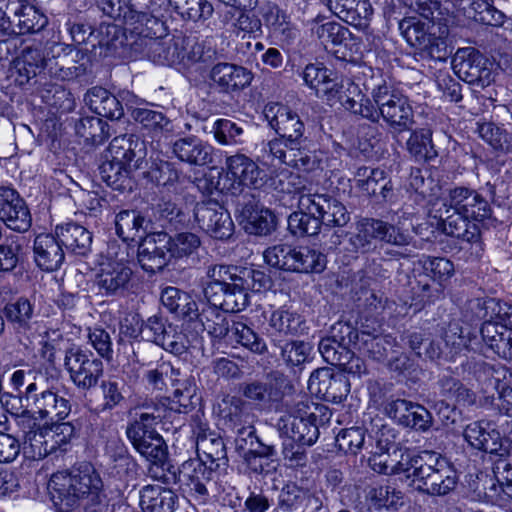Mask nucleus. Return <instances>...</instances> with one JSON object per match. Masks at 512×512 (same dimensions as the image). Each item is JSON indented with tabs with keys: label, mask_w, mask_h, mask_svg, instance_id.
<instances>
[{
	"label": "nucleus",
	"mask_w": 512,
	"mask_h": 512,
	"mask_svg": "<svg viewBox=\"0 0 512 512\" xmlns=\"http://www.w3.org/2000/svg\"><path fill=\"white\" fill-rule=\"evenodd\" d=\"M269 126L279 137L262 144L259 161L270 169H284L282 165L302 172H312L320 167L316 152L303 144L305 125L300 116L290 107L280 103H269L264 108Z\"/></svg>",
	"instance_id": "obj_1"
},
{
	"label": "nucleus",
	"mask_w": 512,
	"mask_h": 512,
	"mask_svg": "<svg viewBox=\"0 0 512 512\" xmlns=\"http://www.w3.org/2000/svg\"><path fill=\"white\" fill-rule=\"evenodd\" d=\"M343 107L373 123L380 118L397 132L408 131L414 125V111L408 97L389 78L373 75L366 84L368 95L361 93L358 85L348 83Z\"/></svg>",
	"instance_id": "obj_2"
},
{
	"label": "nucleus",
	"mask_w": 512,
	"mask_h": 512,
	"mask_svg": "<svg viewBox=\"0 0 512 512\" xmlns=\"http://www.w3.org/2000/svg\"><path fill=\"white\" fill-rule=\"evenodd\" d=\"M428 215L437 219L445 234L464 240L474 259L481 257L482 243L479 241L477 225L491 215L486 199L474 190L456 187L430 202Z\"/></svg>",
	"instance_id": "obj_3"
},
{
	"label": "nucleus",
	"mask_w": 512,
	"mask_h": 512,
	"mask_svg": "<svg viewBox=\"0 0 512 512\" xmlns=\"http://www.w3.org/2000/svg\"><path fill=\"white\" fill-rule=\"evenodd\" d=\"M24 409L16 415V424L22 433L24 453L34 460L51 454L48 440V425L40 421H62L71 413V403L51 389H42L37 382H30L22 397Z\"/></svg>",
	"instance_id": "obj_4"
},
{
	"label": "nucleus",
	"mask_w": 512,
	"mask_h": 512,
	"mask_svg": "<svg viewBox=\"0 0 512 512\" xmlns=\"http://www.w3.org/2000/svg\"><path fill=\"white\" fill-rule=\"evenodd\" d=\"M48 488L58 512H102L103 481L90 463L54 473Z\"/></svg>",
	"instance_id": "obj_5"
},
{
	"label": "nucleus",
	"mask_w": 512,
	"mask_h": 512,
	"mask_svg": "<svg viewBox=\"0 0 512 512\" xmlns=\"http://www.w3.org/2000/svg\"><path fill=\"white\" fill-rule=\"evenodd\" d=\"M206 275L209 282L204 287V296L224 312L244 310L249 304V291L259 292L266 284L263 272L249 268L213 265Z\"/></svg>",
	"instance_id": "obj_6"
},
{
	"label": "nucleus",
	"mask_w": 512,
	"mask_h": 512,
	"mask_svg": "<svg viewBox=\"0 0 512 512\" xmlns=\"http://www.w3.org/2000/svg\"><path fill=\"white\" fill-rule=\"evenodd\" d=\"M169 6L168 0H148L144 11L131 0H102L100 3L104 14L121 20L126 29L138 37L166 36L163 17Z\"/></svg>",
	"instance_id": "obj_7"
},
{
	"label": "nucleus",
	"mask_w": 512,
	"mask_h": 512,
	"mask_svg": "<svg viewBox=\"0 0 512 512\" xmlns=\"http://www.w3.org/2000/svg\"><path fill=\"white\" fill-rule=\"evenodd\" d=\"M420 14L424 21L408 18L400 24L406 41L412 47L425 52L430 58L445 61L449 55L444 36L447 29L441 31L440 27L431 22L433 12L430 7L420 8Z\"/></svg>",
	"instance_id": "obj_8"
},
{
	"label": "nucleus",
	"mask_w": 512,
	"mask_h": 512,
	"mask_svg": "<svg viewBox=\"0 0 512 512\" xmlns=\"http://www.w3.org/2000/svg\"><path fill=\"white\" fill-rule=\"evenodd\" d=\"M132 277L127 248L109 246L106 259L100 264L95 283L103 296H120L128 289Z\"/></svg>",
	"instance_id": "obj_9"
},
{
	"label": "nucleus",
	"mask_w": 512,
	"mask_h": 512,
	"mask_svg": "<svg viewBox=\"0 0 512 512\" xmlns=\"http://www.w3.org/2000/svg\"><path fill=\"white\" fill-rule=\"evenodd\" d=\"M268 175L269 185L275 191L280 193H297L299 195L298 209L313 217L319 218V214L324 211V206L331 197L328 193H319L318 191H313L311 187L302 185L301 177L287 168L270 169Z\"/></svg>",
	"instance_id": "obj_10"
},
{
	"label": "nucleus",
	"mask_w": 512,
	"mask_h": 512,
	"mask_svg": "<svg viewBox=\"0 0 512 512\" xmlns=\"http://www.w3.org/2000/svg\"><path fill=\"white\" fill-rule=\"evenodd\" d=\"M457 483L458 475L453 465L436 452L428 455L415 482L419 491L431 496H445L456 488Z\"/></svg>",
	"instance_id": "obj_11"
},
{
	"label": "nucleus",
	"mask_w": 512,
	"mask_h": 512,
	"mask_svg": "<svg viewBox=\"0 0 512 512\" xmlns=\"http://www.w3.org/2000/svg\"><path fill=\"white\" fill-rule=\"evenodd\" d=\"M423 268L431 279L438 283L437 287H432L428 283L419 282L417 298L409 306L406 304L397 311L398 315L404 316L413 310V313L420 311L426 304L434 302L439 298L442 292V286L454 275V264L444 257L425 256L422 260Z\"/></svg>",
	"instance_id": "obj_12"
},
{
	"label": "nucleus",
	"mask_w": 512,
	"mask_h": 512,
	"mask_svg": "<svg viewBox=\"0 0 512 512\" xmlns=\"http://www.w3.org/2000/svg\"><path fill=\"white\" fill-rule=\"evenodd\" d=\"M304 83L315 92L318 98L325 100L329 105L343 102L347 95H350L343 81H340L334 73L324 66L323 63H310L305 66L302 72Z\"/></svg>",
	"instance_id": "obj_13"
},
{
	"label": "nucleus",
	"mask_w": 512,
	"mask_h": 512,
	"mask_svg": "<svg viewBox=\"0 0 512 512\" xmlns=\"http://www.w3.org/2000/svg\"><path fill=\"white\" fill-rule=\"evenodd\" d=\"M64 366L73 384L83 391L95 387L104 372L101 360L78 347H72L66 351Z\"/></svg>",
	"instance_id": "obj_14"
},
{
	"label": "nucleus",
	"mask_w": 512,
	"mask_h": 512,
	"mask_svg": "<svg viewBox=\"0 0 512 512\" xmlns=\"http://www.w3.org/2000/svg\"><path fill=\"white\" fill-rule=\"evenodd\" d=\"M226 177L231 181L228 190L241 193L244 188L259 189L264 184V173L258 164L242 153L228 156L225 160Z\"/></svg>",
	"instance_id": "obj_15"
},
{
	"label": "nucleus",
	"mask_w": 512,
	"mask_h": 512,
	"mask_svg": "<svg viewBox=\"0 0 512 512\" xmlns=\"http://www.w3.org/2000/svg\"><path fill=\"white\" fill-rule=\"evenodd\" d=\"M0 21L18 27L19 34L38 32L48 23L47 17L35 5L20 0L0 2Z\"/></svg>",
	"instance_id": "obj_16"
},
{
	"label": "nucleus",
	"mask_w": 512,
	"mask_h": 512,
	"mask_svg": "<svg viewBox=\"0 0 512 512\" xmlns=\"http://www.w3.org/2000/svg\"><path fill=\"white\" fill-rule=\"evenodd\" d=\"M458 74L465 82L481 88L489 86L494 80V63L479 51L466 48L457 52Z\"/></svg>",
	"instance_id": "obj_17"
},
{
	"label": "nucleus",
	"mask_w": 512,
	"mask_h": 512,
	"mask_svg": "<svg viewBox=\"0 0 512 512\" xmlns=\"http://www.w3.org/2000/svg\"><path fill=\"white\" fill-rule=\"evenodd\" d=\"M194 216L199 227L215 239H228L234 232L230 214L215 201L198 203Z\"/></svg>",
	"instance_id": "obj_18"
},
{
	"label": "nucleus",
	"mask_w": 512,
	"mask_h": 512,
	"mask_svg": "<svg viewBox=\"0 0 512 512\" xmlns=\"http://www.w3.org/2000/svg\"><path fill=\"white\" fill-rule=\"evenodd\" d=\"M170 235L166 232H154L142 238L138 246V261L149 272L161 271L172 259L169 246Z\"/></svg>",
	"instance_id": "obj_19"
},
{
	"label": "nucleus",
	"mask_w": 512,
	"mask_h": 512,
	"mask_svg": "<svg viewBox=\"0 0 512 512\" xmlns=\"http://www.w3.org/2000/svg\"><path fill=\"white\" fill-rule=\"evenodd\" d=\"M0 220L7 228L19 233L28 231L32 224L24 199L8 186H0Z\"/></svg>",
	"instance_id": "obj_20"
},
{
	"label": "nucleus",
	"mask_w": 512,
	"mask_h": 512,
	"mask_svg": "<svg viewBox=\"0 0 512 512\" xmlns=\"http://www.w3.org/2000/svg\"><path fill=\"white\" fill-rule=\"evenodd\" d=\"M46 65V48L42 43H34L25 47L12 61L9 78L16 85L23 86L43 71Z\"/></svg>",
	"instance_id": "obj_21"
},
{
	"label": "nucleus",
	"mask_w": 512,
	"mask_h": 512,
	"mask_svg": "<svg viewBox=\"0 0 512 512\" xmlns=\"http://www.w3.org/2000/svg\"><path fill=\"white\" fill-rule=\"evenodd\" d=\"M463 436L475 449L502 457L510 456L505 440L500 436L495 425L489 421H476L466 426Z\"/></svg>",
	"instance_id": "obj_22"
},
{
	"label": "nucleus",
	"mask_w": 512,
	"mask_h": 512,
	"mask_svg": "<svg viewBox=\"0 0 512 512\" xmlns=\"http://www.w3.org/2000/svg\"><path fill=\"white\" fill-rule=\"evenodd\" d=\"M384 411L389 418L403 427L427 431L432 424L431 414L425 407L406 399L387 402Z\"/></svg>",
	"instance_id": "obj_23"
},
{
	"label": "nucleus",
	"mask_w": 512,
	"mask_h": 512,
	"mask_svg": "<svg viewBox=\"0 0 512 512\" xmlns=\"http://www.w3.org/2000/svg\"><path fill=\"white\" fill-rule=\"evenodd\" d=\"M308 389L325 401L340 403L349 394L350 384L345 376L335 375L329 368H321L310 375Z\"/></svg>",
	"instance_id": "obj_24"
},
{
	"label": "nucleus",
	"mask_w": 512,
	"mask_h": 512,
	"mask_svg": "<svg viewBox=\"0 0 512 512\" xmlns=\"http://www.w3.org/2000/svg\"><path fill=\"white\" fill-rule=\"evenodd\" d=\"M214 473L215 472L202 461L190 459L180 466L176 482L195 498L206 502L209 497L206 485L213 479Z\"/></svg>",
	"instance_id": "obj_25"
},
{
	"label": "nucleus",
	"mask_w": 512,
	"mask_h": 512,
	"mask_svg": "<svg viewBox=\"0 0 512 512\" xmlns=\"http://www.w3.org/2000/svg\"><path fill=\"white\" fill-rule=\"evenodd\" d=\"M126 435L133 447L148 461L162 462L165 459L167 447L163 437L155 428L129 424Z\"/></svg>",
	"instance_id": "obj_26"
},
{
	"label": "nucleus",
	"mask_w": 512,
	"mask_h": 512,
	"mask_svg": "<svg viewBox=\"0 0 512 512\" xmlns=\"http://www.w3.org/2000/svg\"><path fill=\"white\" fill-rule=\"evenodd\" d=\"M171 151L179 161L193 166H204L213 160V147L194 135L175 140Z\"/></svg>",
	"instance_id": "obj_27"
},
{
	"label": "nucleus",
	"mask_w": 512,
	"mask_h": 512,
	"mask_svg": "<svg viewBox=\"0 0 512 512\" xmlns=\"http://www.w3.org/2000/svg\"><path fill=\"white\" fill-rule=\"evenodd\" d=\"M277 427L281 436L302 445L311 446L319 437L318 427L310 417L286 414L278 420Z\"/></svg>",
	"instance_id": "obj_28"
},
{
	"label": "nucleus",
	"mask_w": 512,
	"mask_h": 512,
	"mask_svg": "<svg viewBox=\"0 0 512 512\" xmlns=\"http://www.w3.org/2000/svg\"><path fill=\"white\" fill-rule=\"evenodd\" d=\"M33 253L36 265L45 271L59 269L65 259L63 246L56 234L37 235L34 239Z\"/></svg>",
	"instance_id": "obj_29"
},
{
	"label": "nucleus",
	"mask_w": 512,
	"mask_h": 512,
	"mask_svg": "<svg viewBox=\"0 0 512 512\" xmlns=\"http://www.w3.org/2000/svg\"><path fill=\"white\" fill-rule=\"evenodd\" d=\"M318 349L328 364L338 366L349 374H361L364 370L363 361L351 349L338 347V341L331 335L320 341Z\"/></svg>",
	"instance_id": "obj_30"
},
{
	"label": "nucleus",
	"mask_w": 512,
	"mask_h": 512,
	"mask_svg": "<svg viewBox=\"0 0 512 512\" xmlns=\"http://www.w3.org/2000/svg\"><path fill=\"white\" fill-rule=\"evenodd\" d=\"M329 7L337 17L357 28H366L373 14L368 0H329Z\"/></svg>",
	"instance_id": "obj_31"
},
{
	"label": "nucleus",
	"mask_w": 512,
	"mask_h": 512,
	"mask_svg": "<svg viewBox=\"0 0 512 512\" xmlns=\"http://www.w3.org/2000/svg\"><path fill=\"white\" fill-rule=\"evenodd\" d=\"M484 343L500 358L512 360V331L493 317L485 321L480 329Z\"/></svg>",
	"instance_id": "obj_32"
},
{
	"label": "nucleus",
	"mask_w": 512,
	"mask_h": 512,
	"mask_svg": "<svg viewBox=\"0 0 512 512\" xmlns=\"http://www.w3.org/2000/svg\"><path fill=\"white\" fill-rule=\"evenodd\" d=\"M239 218L244 230L253 235H266L275 225L273 213L254 202H249L241 208Z\"/></svg>",
	"instance_id": "obj_33"
},
{
	"label": "nucleus",
	"mask_w": 512,
	"mask_h": 512,
	"mask_svg": "<svg viewBox=\"0 0 512 512\" xmlns=\"http://www.w3.org/2000/svg\"><path fill=\"white\" fill-rule=\"evenodd\" d=\"M211 80L225 92L236 91L248 86L252 74L246 68L231 63H218L210 72Z\"/></svg>",
	"instance_id": "obj_34"
},
{
	"label": "nucleus",
	"mask_w": 512,
	"mask_h": 512,
	"mask_svg": "<svg viewBox=\"0 0 512 512\" xmlns=\"http://www.w3.org/2000/svg\"><path fill=\"white\" fill-rule=\"evenodd\" d=\"M55 234L62 246L80 256H86L92 245V233L84 226L69 222L57 225Z\"/></svg>",
	"instance_id": "obj_35"
},
{
	"label": "nucleus",
	"mask_w": 512,
	"mask_h": 512,
	"mask_svg": "<svg viewBox=\"0 0 512 512\" xmlns=\"http://www.w3.org/2000/svg\"><path fill=\"white\" fill-rule=\"evenodd\" d=\"M139 503L143 512H173L178 497L160 485H146L140 490Z\"/></svg>",
	"instance_id": "obj_36"
},
{
	"label": "nucleus",
	"mask_w": 512,
	"mask_h": 512,
	"mask_svg": "<svg viewBox=\"0 0 512 512\" xmlns=\"http://www.w3.org/2000/svg\"><path fill=\"white\" fill-rule=\"evenodd\" d=\"M443 340L447 350L446 358L453 360L464 352H476L479 348V340L475 333L464 330L457 323H450L444 332Z\"/></svg>",
	"instance_id": "obj_37"
},
{
	"label": "nucleus",
	"mask_w": 512,
	"mask_h": 512,
	"mask_svg": "<svg viewBox=\"0 0 512 512\" xmlns=\"http://www.w3.org/2000/svg\"><path fill=\"white\" fill-rule=\"evenodd\" d=\"M379 219L361 217L354 223V231L349 233L348 242L351 250L368 253L374 249V241H379Z\"/></svg>",
	"instance_id": "obj_38"
},
{
	"label": "nucleus",
	"mask_w": 512,
	"mask_h": 512,
	"mask_svg": "<svg viewBox=\"0 0 512 512\" xmlns=\"http://www.w3.org/2000/svg\"><path fill=\"white\" fill-rule=\"evenodd\" d=\"M194 319H197L203 330L214 339H222L231 331L225 312L208 301L201 304V309L196 312Z\"/></svg>",
	"instance_id": "obj_39"
},
{
	"label": "nucleus",
	"mask_w": 512,
	"mask_h": 512,
	"mask_svg": "<svg viewBox=\"0 0 512 512\" xmlns=\"http://www.w3.org/2000/svg\"><path fill=\"white\" fill-rule=\"evenodd\" d=\"M267 321V333L270 337L294 335L299 331L302 324L301 316L285 307L273 310Z\"/></svg>",
	"instance_id": "obj_40"
},
{
	"label": "nucleus",
	"mask_w": 512,
	"mask_h": 512,
	"mask_svg": "<svg viewBox=\"0 0 512 512\" xmlns=\"http://www.w3.org/2000/svg\"><path fill=\"white\" fill-rule=\"evenodd\" d=\"M161 302L171 313L189 320H193L198 311V305L192 297L176 287L165 288L161 294Z\"/></svg>",
	"instance_id": "obj_41"
},
{
	"label": "nucleus",
	"mask_w": 512,
	"mask_h": 512,
	"mask_svg": "<svg viewBox=\"0 0 512 512\" xmlns=\"http://www.w3.org/2000/svg\"><path fill=\"white\" fill-rule=\"evenodd\" d=\"M131 117L140 125L144 134L154 138L171 130V121L166 115L150 108H134Z\"/></svg>",
	"instance_id": "obj_42"
},
{
	"label": "nucleus",
	"mask_w": 512,
	"mask_h": 512,
	"mask_svg": "<svg viewBox=\"0 0 512 512\" xmlns=\"http://www.w3.org/2000/svg\"><path fill=\"white\" fill-rule=\"evenodd\" d=\"M167 400L146 399L135 408V419L130 424H139L146 428H155L163 420L169 417Z\"/></svg>",
	"instance_id": "obj_43"
},
{
	"label": "nucleus",
	"mask_w": 512,
	"mask_h": 512,
	"mask_svg": "<svg viewBox=\"0 0 512 512\" xmlns=\"http://www.w3.org/2000/svg\"><path fill=\"white\" fill-rule=\"evenodd\" d=\"M326 256L315 249L293 247L291 270L298 273H321L326 267Z\"/></svg>",
	"instance_id": "obj_44"
},
{
	"label": "nucleus",
	"mask_w": 512,
	"mask_h": 512,
	"mask_svg": "<svg viewBox=\"0 0 512 512\" xmlns=\"http://www.w3.org/2000/svg\"><path fill=\"white\" fill-rule=\"evenodd\" d=\"M145 219L135 210L120 211L115 217L116 234L124 242L142 239L145 234Z\"/></svg>",
	"instance_id": "obj_45"
},
{
	"label": "nucleus",
	"mask_w": 512,
	"mask_h": 512,
	"mask_svg": "<svg viewBox=\"0 0 512 512\" xmlns=\"http://www.w3.org/2000/svg\"><path fill=\"white\" fill-rule=\"evenodd\" d=\"M403 494L395 484L386 482L371 486L366 500L375 510L391 509L402 504Z\"/></svg>",
	"instance_id": "obj_46"
},
{
	"label": "nucleus",
	"mask_w": 512,
	"mask_h": 512,
	"mask_svg": "<svg viewBox=\"0 0 512 512\" xmlns=\"http://www.w3.org/2000/svg\"><path fill=\"white\" fill-rule=\"evenodd\" d=\"M431 451H424L420 454L409 449H394V463L393 474L408 473V477H413V482L417 480V473L420 467H423L427 461L428 455Z\"/></svg>",
	"instance_id": "obj_47"
},
{
	"label": "nucleus",
	"mask_w": 512,
	"mask_h": 512,
	"mask_svg": "<svg viewBox=\"0 0 512 512\" xmlns=\"http://www.w3.org/2000/svg\"><path fill=\"white\" fill-rule=\"evenodd\" d=\"M406 145L408 152L416 161H430L437 157V151L432 143V132L429 129L413 131Z\"/></svg>",
	"instance_id": "obj_48"
},
{
	"label": "nucleus",
	"mask_w": 512,
	"mask_h": 512,
	"mask_svg": "<svg viewBox=\"0 0 512 512\" xmlns=\"http://www.w3.org/2000/svg\"><path fill=\"white\" fill-rule=\"evenodd\" d=\"M4 314L15 329L26 330L34 315V305L28 298L19 297L5 305Z\"/></svg>",
	"instance_id": "obj_49"
},
{
	"label": "nucleus",
	"mask_w": 512,
	"mask_h": 512,
	"mask_svg": "<svg viewBox=\"0 0 512 512\" xmlns=\"http://www.w3.org/2000/svg\"><path fill=\"white\" fill-rule=\"evenodd\" d=\"M168 2L175 12L187 20L207 19L213 13V7L207 0H168Z\"/></svg>",
	"instance_id": "obj_50"
},
{
	"label": "nucleus",
	"mask_w": 512,
	"mask_h": 512,
	"mask_svg": "<svg viewBox=\"0 0 512 512\" xmlns=\"http://www.w3.org/2000/svg\"><path fill=\"white\" fill-rule=\"evenodd\" d=\"M91 94L94 97L91 103L98 115L109 119H119L123 115L119 100L107 90L94 88Z\"/></svg>",
	"instance_id": "obj_51"
},
{
	"label": "nucleus",
	"mask_w": 512,
	"mask_h": 512,
	"mask_svg": "<svg viewBox=\"0 0 512 512\" xmlns=\"http://www.w3.org/2000/svg\"><path fill=\"white\" fill-rule=\"evenodd\" d=\"M366 430L370 438L375 442V449L390 451L395 449L396 431L394 428L384 423V419L376 416L370 419Z\"/></svg>",
	"instance_id": "obj_52"
},
{
	"label": "nucleus",
	"mask_w": 512,
	"mask_h": 512,
	"mask_svg": "<svg viewBox=\"0 0 512 512\" xmlns=\"http://www.w3.org/2000/svg\"><path fill=\"white\" fill-rule=\"evenodd\" d=\"M139 145L133 135L115 137L108 148L109 157L114 159V163H122L130 167L136 156V148Z\"/></svg>",
	"instance_id": "obj_53"
},
{
	"label": "nucleus",
	"mask_w": 512,
	"mask_h": 512,
	"mask_svg": "<svg viewBox=\"0 0 512 512\" xmlns=\"http://www.w3.org/2000/svg\"><path fill=\"white\" fill-rule=\"evenodd\" d=\"M169 246L172 259H183L197 253L201 240L195 233L181 232L174 236L170 235Z\"/></svg>",
	"instance_id": "obj_54"
},
{
	"label": "nucleus",
	"mask_w": 512,
	"mask_h": 512,
	"mask_svg": "<svg viewBox=\"0 0 512 512\" xmlns=\"http://www.w3.org/2000/svg\"><path fill=\"white\" fill-rule=\"evenodd\" d=\"M391 345L392 338L390 336H382L376 330H373V332L362 330L357 349L379 360L385 356L387 346L391 347Z\"/></svg>",
	"instance_id": "obj_55"
},
{
	"label": "nucleus",
	"mask_w": 512,
	"mask_h": 512,
	"mask_svg": "<svg viewBox=\"0 0 512 512\" xmlns=\"http://www.w3.org/2000/svg\"><path fill=\"white\" fill-rule=\"evenodd\" d=\"M211 132L221 145H238L242 143L241 136L244 129L235 121L221 118L213 123Z\"/></svg>",
	"instance_id": "obj_56"
},
{
	"label": "nucleus",
	"mask_w": 512,
	"mask_h": 512,
	"mask_svg": "<svg viewBox=\"0 0 512 512\" xmlns=\"http://www.w3.org/2000/svg\"><path fill=\"white\" fill-rule=\"evenodd\" d=\"M318 218L298 209L288 217V229L296 237L314 236L320 232Z\"/></svg>",
	"instance_id": "obj_57"
},
{
	"label": "nucleus",
	"mask_w": 512,
	"mask_h": 512,
	"mask_svg": "<svg viewBox=\"0 0 512 512\" xmlns=\"http://www.w3.org/2000/svg\"><path fill=\"white\" fill-rule=\"evenodd\" d=\"M230 333L237 343L254 353L262 354L267 350L265 341L244 322H234Z\"/></svg>",
	"instance_id": "obj_58"
},
{
	"label": "nucleus",
	"mask_w": 512,
	"mask_h": 512,
	"mask_svg": "<svg viewBox=\"0 0 512 512\" xmlns=\"http://www.w3.org/2000/svg\"><path fill=\"white\" fill-rule=\"evenodd\" d=\"M407 188L414 191L421 199L430 202L435 201L440 187L432 178L425 179L424 174L419 168H412L408 178Z\"/></svg>",
	"instance_id": "obj_59"
},
{
	"label": "nucleus",
	"mask_w": 512,
	"mask_h": 512,
	"mask_svg": "<svg viewBox=\"0 0 512 512\" xmlns=\"http://www.w3.org/2000/svg\"><path fill=\"white\" fill-rule=\"evenodd\" d=\"M320 226L344 227L350 221V214L343 203L331 196L319 214Z\"/></svg>",
	"instance_id": "obj_60"
},
{
	"label": "nucleus",
	"mask_w": 512,
	"mask_h": 512,
	"mask_svg": "<svg viewBox=\"0 0 512 512\" xmlns=\"http://www.w3.org/2000/svg\"><path fill=\"white\" fill-rule=\"evenodd\" d=\"M164 37L165 36L143 37L148 40L145 44L148 57L158 65H170L175 61V49H172L170 41H166Z\"/></svg>",
	"instance_id": "obj_61"
},
{
	"label": "nucleus",
	"mask_w": 512,
	"mask_h": 512,
	"mask_svg": "<svg viewBox=\"0 0 512 512\" xmlns=\"http://www.w3.org/2000/svg\"><path fill=\"white\" fill-rule=\"evenodd\" d=\"M48 440L51 454L57 450L65 451L67 444L75 434V427L70 422H58L48 425Z\"/></svg>",
	"instance_id": "obj_62"
},
{
	"label": "nucleus",
	"mask_w": 512,
	"mask_h": 512,
	"mask_svg": "<svg viewBox=\"0 0 512 512\" xmlns=\"http://www.w3.org/2000/svg\"><path fill=\"white\" fill-rule=\"evenodd\" d=\"M385 180V172L378 168L359 167L354 175L356 186L368 195H376L380 181Z\"/></svg>",
	"instance_id": "obj_63"
},
{
	"label": "nucleus",
	"mask_w": 512,
	"mask_h": 512,
	"mask_svg": "<svg viewBox=\"0 0 512 512\" xmlns=\"http://www.w3.org/2000/svg\"><path fill=\"white\" fill-rule=\"evenodd\" d=\"M379 231V241L388 245L404 247L412 241L408 230L381 219H379Z\"/></svg>",
	"instance_id": "obj_64"
}]
</instances>
